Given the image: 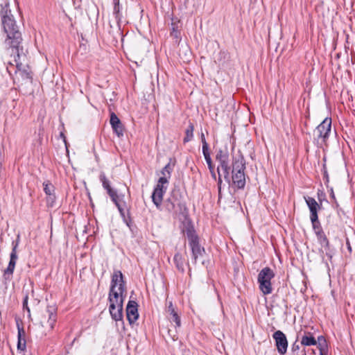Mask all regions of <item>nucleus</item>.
Listing matches in <instances>:
<instances>
[{
  "instance_id": "f257e3e1",
  "label": "nucleus",
  "mask_w": 355,
  "mask_h": 355,
  "mask_svg": "<svg viewBox=\"0 0 355 355\" xmlns=\"http://www.w3.org/2000/svg\"><path fill=\"white\" fill-rule=\"evenodd\" d=\"M0 17L3 30L6 34L4 44L7 51L14 56L15 72L26 80L31 81L32 71L22 45V35L10 8V0H1Z\"/></svg>"
},
{
  "instance_id": "f03ea898",
  "label": "nucleus",
  "mask_w": 355,
  "mask_h": 355,
  "mask_svg": "<svg viewBox=\"0 0 355 355\" xmlns=\"http://www.w3.org/2000/svg\"><path fill=\"white\" fill-rule=\"evenodd\" d=\"M216 161L218 162L217 173V187L218 196L220 197L222 177L225 180L237 189H244L246 183L245 180V161L243 155H238L230 157L227 148H219L216 151L215 156Z\"/></svg>"
},
{
  "instance_id": "7ed1b4c3",
  "label": "nucleus",
  "mask_w": 355,
  "mask_h": 355,
  "mask_svg": "<svg viewBox=\"0 0 355 355\" xmlns=\"http://www.w3.org/2000/svg\"><path fill=\"white\" fill-rule=\"evenodd\" d=\"M99 179L102 183L103 187L106 190L112 201L116 206L121 216L128 226L132 222L130 210L124 200L123 195H118L116 190L111 187L110 182L107 180L104 173H101Z\"/></svg>"
},
{
  "instance_id": "20e7f679",
  "label": "nucleus",
  "mask_w": 355,
  "mask_h": 355,
  "mask_svg": "<svg viewBox=\"0 0 355 355\" xmlns=\"http://www.w3.org/2000/svg\"><path fill=\"white\" fill-rule=\"evenodd\" d=\"M331 132V118L326 117L313 131V143L318 148L327 146Z\"/></svg>"
},
{
  "instance_id": "39448f33",
  "label": "nucleus",
  "mask_w": 355,
  "mask_h": 355,
  "mask_svg": "<svg viewBox=\"0 0 355 355\" xmlns=\"http://www.w3.org/2000/svg\"><path fill=\"white\" fill-rule=\"evenodd\" d=\"M164 207L173 216L184 213L187 208L179 189H174L171 191L169 197L164 202Z\"/></svg>"
},
{
  "instance_id": "423d86ee",
  "label": "nucleus",
  "mask_w": 355,
  "mask_h": 355,
  "mask_svg": "<svg viewBox=\"0 0 355 355\" xmlns=\"http://www.w3.org/2000/svg\"><path fill=\"white\" fill-rule=\"evenodd\" d=\"M274 277V272L269 267H265L259 272L257 281L259 289L263 295H269L272 292L271 279Z\"/></svg>"
},
{
  "instance_id": "0eeeda50",
  "label": "nucleus",
  "mask_w": 355,
  "mask_h": 355,
  "mask_svg": "<svg viewBox=\"0 0 355 355\" xmlns=\"http://www.w3.org/2000/svg\"><path fill=\"white\" fill-rule=\"evenodd\" d=\"M168 181L165 178H159L155 187L151 198L152 201L157 209H159L163 200V196L166 191Z\"/></svg>"
},
{
  "instance_id": "6e6552de",
  "label": "nucleus",
  "mask_w": 355,
  "mask_h": 355,
  "mask_svg": "<svg viewBox=\"0 0 355 355\" xmlns=\"http://www.w3.org/2000/svg\"><path fill=\"white\" fill-rule=\"evenodd\" d=\"M272 338L275 341V345L279 354L283 355L286 353L288 348V340L286 335L280 330L276 331Z\"/></svg>"
},
{
  "instance_id": "1a4fd4ad",
  "label": "nucleus",
  "mask_w": 355,
  "mask_h": 355,
  "mask_svg": "<svg viewBox=\"0 0 355 355\" xmlns=\"http://www.w3.org/2000/svg\"><path fill=\"white\" fill-rule=\"evenodd\" d=\"M118 288L121 292H125V282L123 275L120 270H114L110 283V288Z\"/></svg>"
},
{
  "instance_id": "9d476101",
  "label": "nucleus",
  "mask_w": 355,
  "mask_h": 355,
  "mask_svg": "<svg viewBox=\"0 0 355 355\" xmlns=\"http://www.w3.org/2000/svg\"><path fill=\"white\" fill-rule=\"evenodd\" d=\"M166 317L171 322L175 323V327H180L181 320L180 318L174 307L172 301L167 302L166 307Z\"/></svg>"
},
{
  "instance_id": "9b49d317",
  "label": "nucleus",
  "mask_w": 355,
  "mask_h": 355,
  "mask_svg": "<svg viewBox=\"0 0 355 355\" xmlns=\"http://www.w3.org/2000/svg\"><path fill=\"white\" fill-rule=\"evenodd\" d=\"M327 343L323 336L318 337V345L315 349H308L304 352V355H327Z\"/></svg>"
},
{
  "instance_id": "f8f14e48",
  "label": "nucleus",
  "mask_w": 355,
  "mask_h": 355,
  "mask_svg": "<svg viewBox=\"0 0 355 355\" xmlns=\"http://www.w3.org/2000/svg\"><path fill=\"white\" fill-rule=\"evenodd\" d=\"M305 202L310 211V220L311 222H317L318 210L320 209L321 205L312 197H304Z\"/></svg>"
},
{
  "instance_id": "ddd939ff",
  "label": "nucleus",
  "mask_w": 355,
  "mask_h": 355,
  "mask_svg": "<svg viewBox=\"0 0 355 355\" xmlns=\"http://www.w3.org/2000/svg\"><path fill=\"white\" fill-rule=\"evenodd\" d=\"M137 303L130 300L126 306V316L130 324H133L139 318Z\"/></svg>"
},
{
  "instance_id": "4468645a",
  "label": "nucleus",
  "mask_w": 355,
  "mask_h": 355,
  "mask_svg": "<svg viewBox=\"0 0 355 355\" xmlns=\"http://www.w3.org/2000/svg\"><path fill=\"white\" fill-rule=\"evenodd\" d=\"M17 245H14L10 255V261L8 266L4 270V277L6 279H10L15 270V265L18 259V256L17 254Z\"/></svg>"
},
{
  "instance_id": "2eb2a0df",
  "label": "nucleus",
  "mask_w": 355,
  "mask_h": 355,
  "mask_svg": "<svg viewBox=\"0 0 355 355\" xmlns=\"http://www.w3.org/2000/svg\"><path fill=\"white\" fill-rule=\"evenodd\" d=\"M110 122L114 132L117 135V137H123L124 127L115 113H111Z\"/></svg>"
},
{
  "instance_id": "dca6fc26",
  "label": "nucleus",
  "mask_w": 355,
  "mask_h": 355,
  "mask_svg": "<svg viewBox=\"0 0 355 355\" xmlns=\"http://www.w3.org/2000/svg\"><path fill=\"white\" fill-rule=\"evenodd\" d=\"M183 232L184 236L188 239L189 244H198L199 239L196 233L193 226L191 223H188L185 225Z\"/></svg>"
},
{
  "instance_id": "f3484780",
  "label": "nucleus",
  "mask_w": 355,
  "mask_h": 355,
  "mask_svg": "<svg viewBox=\"0 0 355 355\" xmlns=\"http://www.w3.org/2000/svg\"><path fill=\"white\" fill-rule=\"evenodd\" d=\"M125 292H121L120 290L116 288H110L108 300L110 304L112 303L115 305H119L121 302V305L123 303V294Z\"/></svg>"
},
{
  "instance_id": "a211bd4d",
  "label": "nucleus",
  "mask_w": 355,
  "mask_h": 355,
  "mask_svg": "<svg viewBox=\"0 0 355 355\" xmlns=\"http://www.w3.org/2000/svg\"><path fill=\"white\" fill-rule=\"evenodd\" d=\"M202 151L212 178L217 180L218 178L215 172V165L214 164L211 157V151L209 148H203L202 149Z\"/></svg>"
},
{
  "instance_id": "6ab92c4d",
  "label": "nucleus",
  "mask_w": 355,
  "mask_h": 355,
  "mask_svg": "<svg viewBox=\"0 0 355 355\" xmlns=\"http://www.w3.org/2000/svg\"><path fill=\"white\" fill-rule=\"evenodd\" d=\"M109 311L113 320L119 321L123 318V305L121 302L119 305H115L113 303L109 306Z\"/></svg>"
},
{
  "instance_id": "aec40b11",
  "label": "nucleus",
  "mask_w": 355,
  "mask_h": 355,
  "mask_svg": "<svg viewBox=\"0 0 355 355\" xmlns=\"http://www.w3.org/2000/svg\"><path fill=\"white\" fill-rule=\"evenodd\" d=\"M301 344L304 346L318 345V340H316L313 335L310 333H305L301 338Z\"/></svg>"
},
{
  "instance_id": "412c9836",
  "label": "nucleus",
  "mask_w": 355,
  "mask_h": 355,
  "mask_svg": "<svg viewBox=\"0 0 355 355\" xmlns=\"http://www.w3.org/2000/svg\"><path fill=\"white\" fill-rule=\"evenodd\" d=\"M114 9L113 15L116 19L117 24L119 25L122 19L121 9L122 7L120 5L119 0H113Z\"/></svg>"
},
{
  "instance_id": "4be33fe9",
  "label": "nucleus",
  "mask_w": 355,
  "mask_h": 355,
  "mask_svg": "<svg viewBox=\"0 0 355 355\" xmlns=\"http://www.w3.org/2000/svg\"><path fill=\"white\" fill-rule=\"evenodd\" d=\"M313 228L315 232V234L318 235V236L320 238L321 242H327V238L324 236V234L323 231L322 230L320 223L318 220V216H317V222L313 223L311 222Z\"/></svg>"
},
{
  "instance_id": "5701e85b",
  "label": "nucleus",
  "mask_w": 355,
  "mask_h": 355,
  "mask_svg": "<svg viewBox=\"0 0 355 355\" xmlns=\"http://www.w3.org/2000/svg\"><path fill=\"white\" fill-rule=\"evenodd\" d=\"M171 161V159H170ZM174 164H171V162H169L161 171V173L162 175L159 178H165L166 180L171 178V173L173 170Z\"/></svg>"
},
{
  "instance_id": "b1692460",
  "label": "nucleus",
  "mask_w": 355,
  "mask_h": 355,
  "mask_svg": "<svg viewBox=\"0 0 355 355\" xmlns=\"http://www.w3.org/2000/svg\"><path fill=\"white\" fill-rule=\"evenodd\" d=\"M194 125L191 122H189L188 127L185 130V137L183 139L184 144L191 141L193 138Z\"/></svg>"
},
{
  "instance_id": "393cba45",
  "label": "nucleus",
  "mask_w": 355,
  "mask_h": 355,
  "mask_svg": "<svg viewBox=\"0 0 355 355\" xmlns=\"http://www.w3.org/2000/svg\"><path fill=\"white\" fill-rule=\"evenodd\" d=\"M191 251L195 261H196L199 257H202L205 252L202 245H191Z\"/></svg>"
},
{
  "instance_id": "a878e982",
  "label": "nucleus",
  "mask_w": 355,
  "mask_h": 355,
  "mask_svg": "<svg viewBox=\"0 0 355 355\" xmlns=\"http://www.w3.org/2000/svg\"><path fill=\"white\" fill-rule=\"evenodd\" d=\"M323 161H324V164L322 165V175H323V180H324V184L327 186V187H329L328 184L329 182V174H328V171H327V165H326V163H325L326 162V157L323 158Z\"/></svg>"
},
{
  "instance_id": "bb28decb",
  "label": "nucleus",
  "mask_w": 355,
  "mask_h": 355,
  "mask_svg": "<svg viewBox=\"0 0 355 355\" xmlns=\"http://www.w3.org/2000/svg\"><path fill=\"white\" fill-rule=\"evenodd\" d=\"M44 185V191L46 196L52 194V191H53V186L49 181L44 182L43 183Z\"/></svg>"
},
{
  "instance_id": "cd10ccee",
  "label": "nucleus",
  "mask_w": 355,
  "mask_h": 355,
  "mask_svg": "<svg viewBox=\"0 0 355 355\" xmlns=\"http://www.w3.org/2000/svg\"><path fill=\"white\" fill-rule=\"evenodd\" d=\"M56 321V314L53 311H49V320L48 323L51 327V329L53 328V325L55 322Z\"/></svg>"
},
{
  "instance_id": "c85d7f7f",
  "label": "nucleus",
  "mask_w": 355,
  "mask_h": 355,
  "mask_svg": "<svg viewBox=\"0 0 355 355\" xmlns=\"http://www.w3.org/2000/svg\"><path fill=\"white\" fill-rule=\"evenodd\" d=\"M17 349L24 351L26 349V338L17 339Z\"/></svg>"
},
{
  "instance_id": "c756f323",
  "label": "nucleus",
  "mask_w": 355,
  "mask_h": 355,
  "mask_svg": "<svg viewBox=\"0 0 355 355\" xmlns=\"http://www.w3.org/2000/svg\"><path fill=\"white\" fill-rule=\"evenodd\" d=\"M17 327L18 331L17 339L25 338L26 333L24 327H21L18 322L17 323Z\"/></svg>"
},
{
  "instance_id": "7c9ffc66",
  "label": "nucleus",
  "mask_w": 355,
  "mask_h": 355,
  "mask_svg": "<svg viewBox=\"0 0 355 355\" xmlns=\"http://www.w3.org/2000/svg\"><path fill=\"white\" fill-rule=\"evenodd\" d=\"M55 200V196L54 195V193L47 196L46 202H47L48 206H50L51 207H53Z\"/></svg>"
},
{
  "instance_id": "2f4dec72",
  "label": "nucleus",
  "mask_w": 355,
  "mask_h": 355,
  "mask_svg": "<svg viewBox=\"0 0 355 355\" xmlns=\"http://www.w3.org/2000/svg\"><path fill=\"white\" fill-rule=\"evenodd\" d=\"M28 295H26L25 297H24V300H23V309L27 311L28 315L30 317L31 316V310L28 306Z\"/></svg>"
},
{
  "instance_id": "473e14b6",
  "label": "nucleus",
  "mask_w": 355,
  "mask_h": 355,
  "mask_svg": "<svg viewBox=\"0 0 355 355\" xmlns=\"http://www.w3.org/2000/svg\"><path fill=\"white\" fill-rule=\"evenodd\" d=\"M318 200L320 202V205L322 206V201L326 200V194L324 191L318 190Z\"/></svg>"
},
{
  "instance_id": "72a5a7b5",
  "label": "nucleus",
  "mask_w": 355,
  "mask_h": 355,
  "mask_svg": "<svg viewBox=\"0 0 355 355\" xmlns=\"http://www.w3.org/2000/svg\"><path fill=\"white\" fill-rule=\"evenodd\" d=\"M200 140H201V143H202V149L209 148V144L206 141V139H205V135L203 132H202L200 135Z\"/></svg>"
},
{
  "instance_id": "f704fd0d",
  "label": "nucleus",
  "mask_w": 355,
  "mask_h": 355,
  "mask_svg": "<svg viewBox=\"0 0 355 355\" xmlns=\"http://www.w3.org/2000/svg\"><path fill=\"white\" fill-rule=\"evenodd\" d=\"M180 259H181V257L179 254H177L174 256V261L177 263L178 268L183 271L184 268L182 264H180V263L178 262Z\"/></svg>"
},
{
  "instance_id": "c9c22d12",
  "label": "nucleus",
  "mask_w": 355,
  "mask_h": 355,
  "mask_svg": "<svg viewBox=\"0 0 355 355\" xmlns=\"http://www.w3.org/2000/svg\"><path fill=\"white\" fill-rule=\"evenodd\" d=\"M329 194H330V198L331 199H333L334 200H336V197H335V194H334V189L332 187L330 188L329 189Z\"/></svg>"
},
{
  "instance_id": "e433bc0d",
  "label": "nucleus",
  "mask_w": 355,
  "mask_h": 355,
  "mask_svg": "<svg viewBox=\"0 0 355 355\" xmlns=\"http://www.w3.org/2000/svg\"><path fill=\"white\" fill-rule=\"evenodd\" d=\"M60 137L63 139V141H64L65 146H67V139H66L64 134L62 132H60Z\"/></svg>"
},
{
  "instance_id": "4c0bfd02",
  "label": "nucleus",
  "mask_w": 355,
  "mask_h": 355,
  "mask_svg": "<svg viewBox=\"0 0 355 355\" xmlns=\"http://www.w3.org/2000/svg\"><path fill=\"white\" fill-rule=\"evenodd\" d=\"M345 247L349 253H352V245H345Z\"/></svg>"
},
{
  "instance_id": "58836bf2",
  "label": "nucleus",
  "mask_w": 355,
  "mask_h": 355,
  "mask_svg": "<svg viewBox=\"0 0 355 355\" xmlns=\"http://www.w3.org/2000/svg\"><path fill=\"white\" fill-rule=\"evenodd\" d=\"M293 349L295 348V345H293ZM295 349H299L298 345H297V346L295 347Z\"/></svg>"
}]
</instances>
